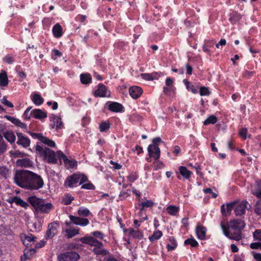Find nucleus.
<instances>
[{
    "mask_svg": "<svg viewBox=\"0 0 261 261\" xmlns=\"http://www.w3.org/2000/svg\"><path fill=\"white\" fill-rule=\"evenodd\" d=\"M33 117L38 119H43L47 117V114L41 109H36L32 110Z\"/></svg>",
    "mask_w": 261,
    "mask_h": 261,
    "instance_id": "nucleus-22",
    "label": "nucleus"
},
{
    "mask_svg": "<svg viewBox=\"0 0 261 261\" xmlns=\"http://www.w3.org/2000/svg\"><path fill=\"white\" fill-rule=\"evenodd\" d=\"M199 93L201 96H207L210 94V92L207 87L203 86L200 88Z\"/></svg>",
    "mask_w": 261,
    "mask_h": 261,
    "instance_id": "nucleus-53",
    "label": "nucleus"
},
{
    "mask_svg": "<svg viewBox=\"0 0 261 261\" xmlns=\"http://www.w3.org/2000/svg\"><path fill=\"white\" fill-rule=\"evenodd\" d=\"M236 201L228 203L226 204H222L221 206V212L223 216H230L231 211L234 208Z\"/></svg>",
    "mask_w": 261,
    "mask_h": 261,
    "instance_id": "nucleus-16",
    "label": "nucleus"
},
{
    "mask_svg": "<svg viewBox=\"0 0 261 261\" xmlns=\"http://www.w3.org/2000/svg\"><path fill=\"white\" fill-rule=\"evenodd\" d=\"M185 245H190L192 247H196L198 246V243L193 238H191L186 240L184 242Z\"/></svg>",
    "mask_w": 261,
    "mask_h": 261,
    "instance_id": "nucleus-42",
    "label": "nucleus"
},
{
    "mask_svg": "<svg viewBox=\"0 0 261 261\" xmlns=\"http://www.w3.org/2000/svg\"><path fill=\"white\" fill-rule=\"evenodd\" d=\"M88 180V179L85 175L81 173H74L66 178L64 182V186L66 187L73 188L76 187L78 183H79V185H82Z\"/></svg>",
    "mask_w": 261,
    "mask_h": 261,
    "instance_id": "nucleus-6",
    "label": "nucleus"
},
{
    "mask_svg": "<svg viewBox=\"0 0 261 261\" xmlns=\"http://www.w3.org/2000/svg\"><path fill=\"white\" fill-rule=\"evenodd\" d=\"M110 163L111 165L113 166V168L115 169H120L122 168V166L120 164H119L117 162H115L113 161H111L110 162Z\"/></svg>",
    "mask_w": 261,
    "mask_h": 261,
    "instance_id": "nucleus-63",
    "label": "nucleus"
},
{
    "mask_svg": "<svg viewBox=\"0 0 261 261\" xmlns=\"http://www.w3.org/2000/svg\"><path fill=\"white\" fill-rule=\"evenodd\" d=\"M31 172L23 170L17 171L14 178L15 183L20 187L27 189Z\"/></svg>",
    "mask_w": 261,
    "mask_h": 261,
    "instance_id": "nucleus-5",
    "label": "nucleus"
},
{
    "mask_svg": "<svg viewBox=\"0 0 261 261\" xmlns=\"http://www.w3.org/2000/svg\"><path fill=\"white\" fill-rule=\"evenodd\" d=\"M94 95L96 97H109L110 95V92L104 85L99 84L98 85L97 90L94 92Z\"/></svg>",
    "mask_w": 261,
    "mask_h": 261,
    "instance_id": "nucleus-14",
    "label": "nucleus"
},
{
    "mask_svg": "<svg viewBox=\"0 0 261 261\" xmlns=\"http://www.w3.org/2000/svg\"><path fill=\"white\" fill-rule=\"evenodd\" d=\"M92 235V237L96 238H98L100 240H104V238L106 237L105 234L100 231H94L91 233Z\"/></svg>",
    "mask_w": 261,
    "mask_h": 261,
    "instance_id": "nucleus-49",
    "label": "nucleus"
},
{
    "mask_svg": "<svg viewBox=\"0 0 261 261\" xmlns=\"http://www.w3.org/2000/svg\"><path fill=\"white\" fill-rule=\"evenodd\" d=\"M81 82L83 84H89L91 83V75L88 73H82L80 75Z\"/></svg>",
    "mask_w": 261,
    "mask_h": 261,
    "instance_id": "nucleus-37",
    "label": "nucleus"
},
{
    "mask_svg": "<svg viewBox=\"0 0 261 261\" xmlns=\"http://www.w3.org/2000/svg\"><path fill=\"white\" fill-rule=\"evenodd\" d=\"M251 205L247 201L236 202L234 207V211L237 216H241L244 215L247 210H249Z\"/></svg>",
    "mask_w": 261,
    "mask_h": 261,
    "instance_id": "nucleus-8",
    "label": "nucleus"
},
{
    "mask_svg": "<svg viewBox=\"0 0 261 261\" xmlns=\"http://www.w3.org/2000/svg\"><path fill=\"white\" fill-rule=\"evenodd\" d=\"M147 151L150 158H153L155 160L159 159L161 155L160 148L155 145L150 144L147 148Z\"/></svg>",
    "mask_w": 261,
    "mask_h": 261,
    "instance_id": "nucleus-13",
    "label": "nucleus"
},
{
    "mask_svg": "<svg viewBox=\"0 0 261 261\" xmlns=\"http://www.w3.org/2000/svg\"><path fill=\"white\" fill-rule=\"evenodd\" d=\"M69 218L72 223L82 227L86 226L90 223L89 220L85 218L74 216L71 215L69 216Z\"/></svg>",
    "mask_w": 261,
    "mask_h": 261,
    "instance_id": "nucleus-12",
    "label": "nucleus"
},
{
    "mask_svg": "<svg viewBox=\"0 0 261 261\" xmlns=\"http://www.w3.org/2000/svg\"><path fill=\"white\" fill-rule=\"evenodd\" d=\"M9 80L6 71H3L0 73V86L6 87L8 85Z\"/></svg>",
    "mask_w": 261,
    "mask_h": 261,
    "instance_id": "nucleus-30",
    "label": "nucleus"
},
{
    "mask_svg": "<svg viewBox=\"0 0 261 261\" xmlns=\"http://www.w3.org/2000/svg\"><path fill=\"white\" fill-rule=\"evenodd\" d=\"M32 136L33 137H35L44 145H47L50 147L56 148V143L53 140L44 136L42 134L34 133L32 134Z\"/></svg>",
    "mask_w": 261,
    "mask_h": 261,
    "instance_id": "nucleus-11",
    "label": "nucleus"
},
{
    "mask_svg": "<svg viewBox=\"0 0 261 261\" xmlns=\"http://www.w3.org/2000/svg\"><path fill=\"white\" fill-rule=\"evenodd\" d=\"M253 237L254 240L261 243V229L255 230V231L253 233Z\"/></svg>",
    "mask_w": 261,
    "mask_h": 261,
    "instance_id": "nucleus-52",
    "label": "nucleus"
},
{
    "mask_svg": "<svg viewBox=\"0 0 261 261\" xmlns=\"http://www.w3.org/2000/svg\"><path fill=\"white\" fill-rule=\"evenodd\" d=\"M74 197L69 193L65 194L62 200V203L64 205H69L74 200Z\"/></svg>",
    "mask_w": 261,
    "mask_h": 261,
    "instance_id": "nucleus-38",
    "label": "nucleus"
},
{
    "mask_svg": "<svg viewBox=\"0 0 261 261\" xmlns=\"http://www.w3.org/2000/svg\"><path fill=\"white\" fill-rule=\"evenodd\" d=\"M156 73H142L141 77L145 80L148 81H152L155 79Z\"/></svg>",
    "mask_w": 261,
    "mask_h": 261,
    "instance_id": "nucleus-48",
    "label": "nucleus"
},
{
    "mask_svg": "<svg viewBox=\"0 0 261 261\" xmlns=\"http://www.w3.org/2000/svg\"><path fill=\"white\" fill-rule=\"evenodd\" d=\"M4 138L10 143H14L15 141V136L12 131L7 130L3 133Z\"/></svg>",
    "mask_w": 261,
    "mask_h": 261,
    "instance_id": "nucleus-34",
    "label": "nucleus"
},
{
    "mask_svg": "<svg viewBox=\"0 0 261 261\" xmlns=\"http://www.w3.org/2000/svg\"><path fill=\"white\" fill-rule=\"evenodd\" d=\"M11 172L8 168L5 166L0 167V178L7 179L10 176Z\"/></svg>",
    "mask_w": 261,
    "mask_h": 261,
    "instance_id": "nucleus-33",
    "label": "nucleus"
},
{
    "mask_svg": "<svg viewBox=\"0 0 261 261\" xmlns=\"http://www.w3.org/2000/svg\"><path fill=\"white\" fill-rule=\"evenodd\" d=\"M179 172L185 179L190 178L192 174L191 171L188 170L186 167L182 166L179 167Z\"/></svg>",
    "mask_w": 261,
    "mask_h": 261,
    "instance_id": "nucleus-32",
    "label": "nucleus"
},
{
    "mask_svg": "<svg viewBox=\"0 0 261 261\" xmlns=\"http://www.w3.org/2000/svg\"><path fill=\"white\" fill-rule=\"evenodd\" d=\"M163 236V233L159 230H155L153 232L151 236H149L148 239L150 242L153 243L159 240Z\"/></svg>",
    "mask_w": 261,
    "mask_h": 261,
    "instance_id": "nucleus-31",
    "label": "nucleus"
},
{
    "mask_svg": "<svg viewBox=\"0 0 261 261\" xmlns=\"http://www.w3.org/2000/svg\"><path fill=\"white\" fill-rule=\"evenodd\" d=\"M7 145L0 134V154L4 153L7 150Z\"/></svg>",
    "mask_w": 261,
    "mask_h": 261,
    "instance_id": "nucleus-43",
    "label": "nucleus"
},
{
    "mask_svg": "<svg viewBox=\"0 0 261 261\" xmlns=\"http://www.w3.org/2000/svg\"><path fill=\"white\" fill-rule=\"evenodd\" d=\"M206 228L202 226H198L196 229V232L197 238L201 240L205 239Z\"/></svg>",
    "mask_w": 261,
    "mask_h": 261,
    "instance_id": "nucleus-24",
    "label": "nucleus"
},
{
    "mask_svg": "<svg viewBox=\"0 0 261 261\" xmlns=\"http://www.w3.org/2000/svg\"><path fill=\"white\" fill-rule=\"evenodd\" d=\"M31 109L32 107H29L24 111L23 117L25 120H29L31 117H33L32 111L30 112Z\"/></svg>",
    "mask_w": 261,
    "mask_h": 261,
    "instance_id": "nucleus-50",
    "label": "nucleus"
},
{
    "mask_svg": "<svg viewBox=\"0 0 261 261\" xmlns=\"http://www.w3.org/2000/svg\"><path fill=\"white\" fill-rule=\"evenodd\" d=\"M108 109L113 112L120 113L124 112V107L120 103L114 101H109L107 103Z\"/></svg>",
    "mask_w": 261,
    "mask_h": 261,
    "instance_id": "nucleus-15",
    "label": "nucleus"
},
{
    "mask_svg": "<svg viewBox=\"0 0 261 261\" xmlns=\"http://www.w3.org/2000/svg\"><path fill=\"white\" fill-rule=\"evenodd\" d=\"M36 150L49 164H56L59 162V163L61 164L63 161L65 166L67 168L72 169L77 166L76 161L73 160L68 159L61 150H58L55 152L38 143L36 146Z\"/></svg>",
    "mask_w": 261,
    "mask_h": 261,
    "instance_id": "nucleus-1",
    "label": "nucleus"
},
{
    "mask_svg": "<svg viewBox=\"0 0 261 261\" xmlns=\"http://www.w3.org/2000/svg\"><path fill=\"white\" fill-rule=\"evenodd\" d=\"M31 98L33 103L36 106H40L44 102L43 98L36 92H34L31 94Z\"/></svg>",
    "mask_w": 261,
    "mask_h": 261,
    "instance_id": "nucleus-25",
    "label": "nucleus"
},
{
    "mask_svg": "<svg viewBox=\"0 0 261 261\" xmlns=\"http://www.w3.org/2000/svg\"><path fill=\"white\" fill-rule=\"evenodd\" d=\"M247 134H248V130L246 128H242L239 133V136L241 138H242L244 140L246 139L247 137L250 138L251 137V136L250 135L247 136Z\"/></svg>",
    "mask_w": 261,
    "mask_h": 261,
    "instance_id": "nucleus-51",
    "label": "nucleus"
},
{
    "mask_svg": "<svg viewBox=\"0 0 261 261\" xmlns=\"http://www.w3.org/2000/svg\"><path fill=\"white\" fill-rule=\"evenodd\" d=\"M1 100H2V102L3 104H4L5 105H6V106H7L8 107H9V108H13V103L11 102L8 100L6 98L3 97Z\"/></svg>",
    "mask_w": 261,
    "mask_h": 261,
    "instance_id": "nucleus-59",
    "label": "nucleus"
},
{
    "mask_svg": "<svg viewBox=\"0 0 261 261\" xmlns=\"http://www.w3.org/2000/svg\"><path fill=\"white\" fill-rule=\"evenodd\" d=\"M59 224L56 222L51 223L48 224L45 238L47 240L52 239L57 234Z\"/></svg>",
    "mask_w": 261,
    "mask_h": 261,
    "instance_id": "nucleus-10",
    "label": "nucleus"
},
{
    "mask_svg": "<svg viewBox=\"0 0 261 261\" xmlns=\"http://www.w3.org/2000/svg\"><path fill=\"white\" fill-rule=\"evenodd\" d=\"M138 178V175L136 173H133L129 174L127 179L129 181L134 182Z\"/></svg>",
    "mask_w": 261,
    "mask_h": 261,
    "instance_id": "nucleus-58",
    "label": "nucleus"
},
{
    "mask_svg": "<svg viewBox=\"0 0 261 261\" xmlns=\"http://www.w3.org/2000/svg\"><path fill=\"white\" fill-rule=\"evenodd\" d=\"M21 239L23 244L26 246H29L34 242L36 238L33 234L29 233L28 234H24L22 235Z\"/></svg>",
    "mask_w": 261,
    "mask_h": 261,
    "instance_id": "nucleus-20",
    "label": "nucleus"
},
{
    "mask_svg": "<svg viewBox=\"0 0 261 261\" xmlns=\"http://www.w3.org/2000/svg\"><path fill=\"white\" fill-rule=\"evenodd\" d=\"M141 207L140 208V211L138 213L139 216L141 217L140 219V221L141 222H143L144 221L146 220L147 219V216L145 212V210H143V212H141Z\"/></svg>",
    "mask_w": 261,
    "mask_h": 261,
    "instance_id": "nucleus-57",
    "label": "nucleus"
},
{
    "mask_svg": "<svg viewBox=\"0 0 261 261\" xmlns=\"http://www.w3.org/2000/svg\"><path fill=\"white\" fill-rule=\"evenodd\" d=\"M217 118L215 116L212 115L204 121L203 124L204 125H207L210 124H213L217 122Z\"/></svg>",
    "mask_w": 261,
    "mask_h": 261,
    "instance_id": "nucleus-41",
    "label": "nucleus"
},
{
    "mask_svg": "<svg viewBox=\"0 0 261 261\" xmlns=\"http://www.w3.org/2000/svg\"><path fill=\"white\" fill-rule=\"evenodd\" d=\"M53 35L57 38H60L63 34L62 26L59 23L55 24L52 29Z\"/></svg>",
    "mask_w": 261,
    "mask_h": 261,
    "instance_id": "nucleus-21",
    "label": "nucleus"
},
{
    "mask_svg": "<svg viewBox=\"0 0 261 261\" xmlns=\"http://www.w3.org/2000/svg\"><path fill=\"white\" fill-rule=\"evenodd\" d=\"M257 187L254 191V194L259 198H261V180L257 182Z\"/></svg>",
    "mask_w": 261,
    "mask_h": 261,
    "instance_id": "nucleus-54",
    "label": "nucleus"
},
{
    "mask_svg": "<svg viewBox=\"0 0 261 261\" xmlns=\"http://www.w3.org/2000/svg\"><path fill=\"white\" fill-rule=\"evenodd\" d=\"M166 211L169 215L176 216L178 213L179 208L176 206L170 205L167 207Z\"/></svg>",
    "mask_w": 261,
    "mask_h": 261,
    "instance_id": "nucleus-39",
    "label": "nucleus"
},
{
    "mask_svg": "<svg viewBox=\"0 0 261 261\" xmlns=\"http://www.w3.org/2000/svg\"><path fill=\"white\" fill-rule=\"evenodd\" d=\"M242 18V15L237 12L233 11L229 14V21L234 24Z\"/></svg>",
    "mask_w": 261,
    "mask_h": 261,
    "instance_id": "nucleus-29",
    "label": "nucleus"
},
{
    "mask_svg": "<svg viewBox=\"0 0 261 261\" xmlns=\"http://www.w3.org/2000/svg\"><path fill=\"white\" fill-rule=\"evenodd\" d=\"M142 89L138 86H132L129 89L130 96L134 99H137L142 94Z\"/></svg>",
    "mask_w": 261,
    "mask_h": 261,
    "instance_id": "nucleus-18",
    "label": "nucleus"
},
{
    "mask_svg": "<svg viewBox=\"0 0 261 261\" xmlns=\"http://www.w3.org/2000/svg\"><path fill=\"white\" fill-rule=\"evenodd\" d=\"M77 214L80 216L88 217L90 215V212L88 208L82 206L79 208Z\"/></svg>",
    "mask_w": 261,
    "mask_h": 261,
    "instance_id": "nucleus-40",
    "label": "nucleus"
},
{
    "mask_svg": "<svg viewBox=\"0 0 261 261\" xmlns=\"http://www.w3.org/2000/svg\"><path fill=\"white\" fill-rule=\"evenodd\" d=\"M16 163L18 166L24 167H28L31 164L30 160L27 159L18 160Z\"/></svg>",
    "mask_w": 261,
    "mask_h": 261,
    "instance_id": "nucleus-47",
    "label": "nucleus"
},
{
    "mask_svg": "<svg viewBox=\"0 0 261 261\" xmlns=\"http://www.w3.org/2000/svg\"><path fill=\"white\" fill-rule=\"evenodd\" d=\"M80 228H68L64 230L65 237L67 239H70L79 234Z\"/></svg>",
    "mask_w": 261,
    "mask_h": 261,
    "instance_id": "nucleus-26",
    "label": "nucleus"
},
{
    "mask_svg": "<svg viewBox=\"0 0 261 261\" xmlns=\"http://www.w3.org/2000/svg\"><path fill=\"white\" fill-rule=\"evenodd\" d=\"M169 243L167 245V249L168 251L174 250L177 247V242L174 237L169 238Z\"/></svg>",
    "mask_w": 261,
    "mask_h": 261,
    "instance_id": "nucleus-28",
    "label": "nucleus"
},
{
    "mask_svg": "<svg viewBox=\"0 0 261 261\" xmlns=\"http://www.w3.org/2000/svg\"><path fill=\"white\" fill-rule=\"evenodd\" d=\"M28 201L34 208L35 213L48 214L54 207L51 203L36 196L29 197Z\"/></svg>",
    "mask_w": 261,
    "mask_h": 261,
    "instance_id": "nucleus-3",
    "label": "nucleus"
},
{
    "mask_svg": "<svg viewBox=\"0 0 261 261\" xmlns=\"http://www.w3.org/2000/svg\"><path fill=\"white\" fill-rule=\"evenodd\" d=\"M17 143L18 145H21L24 147H28L30 144V140L28 138L25 137L22 133H18Z\"/></svg>",
    "mask_w": 261,
    "mask_h": 261,
    "instance_id": "nucleus-19",
    "label": "nucleus"
},
{
    "mask_svg": "<svg viewBox=\"0 0 261 261\" xmlns=\"http://www.w3.org/2000/svg\"><path fill=\"white\" fill-rule=\"evenodd\" d=\"M80 258V255L74 251L61 253L58 256L59 261H76Z\"/></svg>",
    "mask_w": 261,
    "mask_h": 261,
    "instance_id": "nucleus-9",
    "label": "nucleus"
},
{
    "mask_svg": "<svg viewBox=\"0 0 261 261\" xmlns=\"http://www.w3.org/2000/svg\"><path fill=\"white\" fill-rule=\"evenodd\" d=\"M223 234L231 240L239 241L242 239L241 231L245 226V222L239 219L231 220L227 224L221 223Z\"/></svg>",
    "mask_w": 261,
    "mask_h": 261,
    "instance_id": "nucleus-2",
    "label": "nucleus"
},
{
    "mask_svg": "<svg viewBox=\"0 0 261 261\" xmlns=\"http://www.w3.org/2000/svg\"><path fill=\"white\" fill-rule=\"evenodd\" d=\"M15 201V204L16 205H20L24 208H27L29 206L28 203L27 202H26L25 201H24V200H23L22 199H21L19 197H16Z\"/></svg>",
    "mask_w": 261,
    "mask_h": 261,
    "instance_id": "nucleus-45",
    "label": "nucleus"
},
{
    "mask_svg": "<svg viewBox=\"0 0 261 261\" xmlns=\"http://www.w3.org/2000/svg\"><path fill=\"white\" fill-rule=\"evenodd\" d=\"M51 123L50 126L52 128H55L56 129H61L63 127V123L61 121V119L56 115H53L50 117Z\"/></svg>",
    "mask_w": 261,
    "mask_h": 261,
    "instance_id": "nucleus-17",
    "label": "nucleus"
},
{
    "mask_svg": "<svg viewBox=\"0 0 261 261\" xmlns=\"http://www.w3.org/2000/svg\"><path fill=\"white\" fill-rule=\"evenodd\" d=\"M7 118L16 126L23 129H26L27 125L22 122L19 119L12 116H7Z\"/></svg>",
    "mask_w": 261,
    "mask_h": 261,
    "instance_id": "nucleus-27",
    "label": "nucleus"
},
{
    "mask_svg": "<svg viewBox=\"0 0 261 261\" xmlns=\"http://www.w3.org/2000/svg\"><path fill=\"white\" fill-rule=\"evenodd\" d=\"M82 243L94 246L93 252L96 255H106L109 252L103 248V244L92 237H84L79 239Z\"/></svg>",
    "mask_w": 261,
    "mask_h": 261,
    "instance_id": "nucleus-4",
    "label": "nucleus"
},
{
    "mask_svg": "<svg viewBox=\"0 0 261 261\" xmlns=\"http://www.w3.org/2000/svg\"><path fill=\"white\" fill-rule=\"evenodd\" d=\"M174 90V88L173 86H170V87H164L163 88V91H164V92L166 94H167V95H169L170 94V93L173 91Z\"/></svg>",
    "mask_w": 261,
    "mask_h": 261,
    "instance_id": "nucleus-60",
    "label": "nucleus"
},
{
    "mask_svg": "<svg viewBox=\"0 0 261 261\" xmlns=\"http://www.w3.org/2000/svg\"><path fill=\"white\" fill-rule=\"evenodd\" d=\"M254 258L256 261H261V253H257L255 251H252L251 252Z\"/></svg>",
    "mask_w": 261,
    "mask_h": 261,
    "instance_id": "nucleus-62",
    "label": "nucleus"
},
{
    "mask_svg": "<svg viewBox=\"0 0 261 261\" xmlns=\"http://www.w3.org/2000/svg\"><path fill=\"white\" fill-rule=\"evenodd\" d=\"M126 231L128 232V234L134 239L141 240L143 237V232L138 229L135 230L133 228H129L127 229Z\"/></svg>",
    "mask_w": 261,
    "mask_h": 261,
    "instance_id": "nucleus-23",
    "label": "nucleus"
},
{
    "mask_svg": "<svg viewBox=\"0 0 261 261\" xmlns=\"http://www.w3.org/2000/svg\"><path fill=\"white\" fill-rule=\"evenodd\" d=\"M44 181L39 175L31 172L28 190H37L43 187Z\"/></svg>",
    "mask_w": 261,
    "mask_h": 261,
    "instance_id": "nucleus-7",
    "label": "nucleus"
},
{
    "mask_svg": "<svg viewBox=\"0 0 261 261\" xmlns=\"http://www.w3.org/2000/svg\"><path fill=\"white\" fill-rule=\"evenodd\" d=\"M250 246L251 249H253L258 248L261 249V243L259 242L252 243L250 244Z\"/></svg>",
    "mask_w": 261,
    "mask_h": 261,
    "instance_id": "nucleus-61",
    "label": "nucleus"
},
{
    "mask_svg": "<svg viewBox=\"0 0 261 261\" xmlns=\"http://www.w3.org/2000/svg\"><path fill=\"white\" fill-rule=\"evenodd\" d=\"M34 252V249H32V250H30V249H28V250H25V251H24V257L25 259H29L30 258V256L29 255V253H31V252Z\"/></svg>",
    "mask_w": 261,
    "mask_h": 261,
    "instance_id": "nucleus-64",
    "label": "nucleus"
},
{
    "mask_svg": "<svg viewBox=\"0 0 261 261\" xmlns=\"http://www.w3.org/2000/svg\"><path fill=\"white\" fill-rule=\"evenodd\" d=\"M154 203L151 200H146V201L139 203V205L141 207V211L145 210V208H151L153 206Z\"/></svg>",
    "mask_w": 261,
    "mask_h": 261,
    "instance_id": "nucleus-35",
    "label": "nucleus"
},
{
    "mask_svg": "<svg viewBox=\"0 0 261 261\" xmlns=\"http://www.w3.org/2000/svg\"><path fill=\"white\" fill-rule=\"evenodd\" d=\"M183 83L188 91H191L194 94H196L198 93V89L197 87L193 85H191L187 79H184L183 80Z\"/></svg>",
    "mask_w": 261,
    "mask_h": 261,
    "instance_id": "nucleus-36",
    "label": "nucleus"
},
{
    "mask_svg": "<svg viewBox=\"0 0 261 261\" xmlns=\"http://www.w3.org/2000/svg\"><path fill=\"white\" fill-rule=\"evenodd\" d=\"M153 165L154 170H158L163 169L165 167L164 164L162 161L159 160V159L154 161Z\"/></svg>",
    "mask_w": 261,
    "mask_h": 261,
    "instance_id": "nucleus-46",
    "label": "nucleus"
},
{
    "mask_svg": "<svg viewBox=\"0 0 261 261\" xmlns=\"http://www.w3.org/2000/svg\"><path fill=\"white\" fill-rule=\"evenodd\" d=\"M110 127V123L106 121L102 122L99 126V128L100 132H106L109 129Z\"/></svg>",
    "mask_w": 261,
    "mask_h": 261,
    "instance_id": "nucleus-44",
    "label": "nucleus"
},
{
    "mask_svg": "<svg viewBox=\"0 0 261 261\" xmlns=\"http://www.w3.org/2000/svg\"><path fill=\"white\" fill-rule=\"evenodd\" d=\"M3 60L8 64H12L14 61V57L10 55H8L4 57Z\"/></svg>",
    "mask_w": 261,
    "mask_h": 261,
    "instance_id": "nucleus-56",
    "label": "nucleus"
},
{
    "mask_svg": "<svg viewBox=\"0 0 261 261\" xmlns=\"http://www.w3.org/2000/svg\"><path fill=\"white\" fill-rule=\"evenodd\" d=\"M81 189L86 190H94L95 189V187L91 182H89L84 184H83L81 186Z\"/></svg>",
    "mask_w": 261,
    "mask_h": 261,
    "instance_id": "nucleus-55",
    "label": "nucleus"
}]
</instances>
